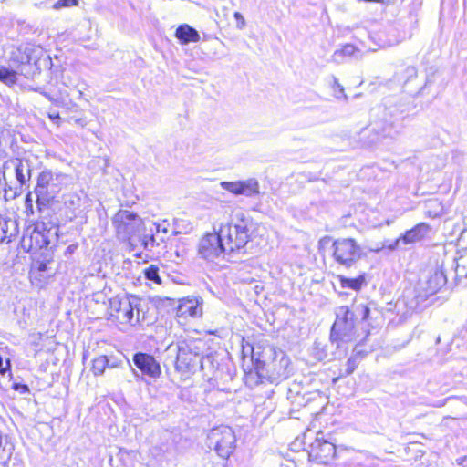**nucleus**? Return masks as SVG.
<instances>
[{"mask_svg": "<svg viewBox=\"0 0 467 467\" xmlns=\"http://www.w3.org/2000/svg\"><path fill=\"white\" fill-rule=\"evenodd\" d=\"M112 224L119 238L129 240L139 231L142 220L133 212L119 210L112 218Z\"/></svg>", "mask_w": 467, "mask_h": 467, "instance_id": "nucleus-12", "label": "nucleus"}, {"mask_svg": "<svg viewBox=\"0 0 467 467\" xmlns=\"http://www.w3.org/2000/svg\"><path fill=\"white\" fill-rule=\"evenodd\" d=\"M198 253L202 258L210 261H213L221 254L228 256L224 243L218 233L205 234L199 242Z\"/></svg>", "mask_w": 467, "mask_h": 467, "instance_id": "nucleus-14", "label": "nucleus"}, {"mask_svg": "<svg viewBox=\"0 0 467 467\" xmlns=\"http://www.w3.org/2000/svg\"><path fill=\"white\" fill-rule=\"evenodd\" d=\"M405 71H406V73L408 75V78H412V77H416L417 76V69L414 67H408L405 69Z\"/></svg>", "mask_w": 467, "mask_h": 467, "instance_id": "nucleus-40", "label": "nucleus"}, {"mask_svg": "<svg viewBox=\"0 0 467 467\" xmlns=\"http://www.w3.org/2000/svg\"><path fill=\"white\" fill-rule=\"evenodd\" d=\"M166 352L179 372H188L195 368L202 360L200 349L194 341H180L168 346Z\"/></svg>", "mask_w": 467, "mask_h": 467, "instance_id": "nucleus-5", "label": "nucleus"}, {"mask_svg": "<svg viewBox=\"0 0 467 467\" xmlns=\"http://www.w3.org/2000/svg\"><path fill=\"white\" fill-rule=\"evenodd\" d=\"M7 370H10V361L6 360L5 366H4L3 358L0 356V374L5 375Z\"/></svg>", "mask_w": 467, "mask_h": 467, "instance_id": "nucleus-37", "label": "nucleus"}, {"mask_svg": "<svg viewBox=\"0 0 467 467\" xmlns=\"http://www.w3.org/2000/svg\"><path fill=\"white\" fill-rule=\"evenodd\" d=\"M78 5V0H57L54 5L53 8L57 10L64 7H71Z\"/></svg>", "mask_w": 467, "mask_h": 467, "instance_id": "nucleus-34", "label": "nucleus"}, {"mask_svg": "<svg viewBox=\"0 0 467 467\" xmlns=\"http://www.w3.org/2000/svg\"><path fill=\"white\" fill-rule=\"evenodd\" d=\"M74 121H75V123H77L78 125H80L82 127H84L86 125V121L82 119H75Z\"/></svg>", "mask_w": 467, "mask_h": 467, "instance_id": "nucleus-47", "label": "nucleus"}, {"mask_svg": "<svg viewBox=\"0 0 467 467\" xmlns=\"http://www.w3.org/2000/svg\"><path fill=\"white\" fill-rule=\"evenodd\" d=\"M150 228H153L154 232H156V233H164V234H166L168 232V229L164 225V223H152Z\"/></svg>", "mask_w": 467, "mask_h": 467, "instance_id": "nucleus-36", "label": "nucleus"}, {"mask_svg": "<svg viewBox=\"0 0 467 467\" xmlns=\"http://www.w3.org/2000/svg\"><path fill=\"white\" fill-rule=\"evenodd\" d=\"M355 351H356V355L350 357L346 363V372L345 373L348 376L352 374L358 367V359H359L358 355H359L361 353V351L358 350L357 348H355Z\"/></svg>", "mask_w": 467, "mask_h": 467, "instance_id": "nucleus-32", "label": "nucleus"}, {"mask_svg": "<svg viewBox=\"0 0 467 467\" xmlns=\"http://www.w3.org/2000/svg\"><path fill=\"white\" fill-rule=\"evenodd\" d=\"M327 346H321L320 343L316 342L315 347L313 348L314 356L318 360H324L327 358L332 359V358H340L341 356H343L346 352V347H343V350L339 353H332V357L329 358L328 354L327 352Z\"/></svg>", "mask_w": 467, "mask_h": 467, "instance_id": "nucleus-24", "label": "nucleus"}, {"mask_svg": "<svg viewBox=\"0 0 467 467\" xmlns=\"http://www.w3.org/2000/svg\"><path fill=\"white\" fill-rule=\"evenodd\" d=\"M16 177L17 181L22 184H26L31 178V168L27 160H16Z\"/></svg>", "mask_w": 467, "mask_h": 467, "instance_id": "nucleus-22", "label": "nucleus"}, {"mask_svg": "<svg viewBox=\"0 0 467 467\" xmlns=\"http://www.w3.org/2000/svg\"><path fill=\"white\" fill-rule=\"evenodd\" d=\"M77 248H78V244H72L68 245L65 251V255L69 256V255L73 254L76 252Z\"/></svg>", "mask_w": 467, "mask_h": 467, "instance_id": "nucleus-39", "label": "nucleus"}, {"mask_svg": "<svg viewBox=\"0 0 467 467\" xmlns=\"http://www.w3.org/2000/svg\"><path fill=\"white\" fill-rule=\"evenodd\" d=\"M272 361L266 363L255 359V370L259 378H267L271 382L285 379L289 375L290 360L283 351H274Z\"/></svg>", "mask_w": 467, "mask_h": 467, "instance_id": "nucleus-8", "label": "nucleus"}, {"mask_svg": "<svg viewBox=\"0 0 467 467\" xmlns=\"http://www.w3.org/2000/svg\"><path fill=\"white\" fill-rule=\"evenodd\" d=\"M17 233L18 227L16 221L4 218L0 215V244L11 242Z\"/></svg>", "mask_w": 467, "mask_h": 467, "instance_id": "nucleus-19", "label": "nucleus"}, {"mask_svg": "<svg viewBox=\"0 0 467 467\" xmlns=\"http://www.w3.org/2000/svg\"><path fill=\"white\" fill-rule=\"evenodd\" d=\"M335 261L347 268L351 267L362 255V248L353 238H338L333 242Z\"/></svg>", "mask_w": 467, "mask_h": 467, "instance_id": "nucleus-11", "label": "nucleus"}, {"mask_svg": "<svg viewBox=\"0 0 467 467\" xmlns=\"http://www.w3.org/2000/svg\"><path fill=\"white\" fill-rule=\"evenodd\" d=\"M133 362L143 375L156 379L161 374L159 362L150 354L138 352L133 356Z\"/></svg>", "mask_w": 467, "mask_h": 467, "instance_id": "nucleus-16", "label": "nucleus"}, {"mask_svg": "<svg viewBox=\"0 0 467 467\" xmlns=\"http://www.w3.org/2000/svg\"><path fill=\"white\" fill-rule=\"evenodd\" d=\"M455 273L458 278L467 279V254L457 260Z\"/></svg>", "mask_w": 467, "mask_h": 467, "instance_id": "nucleus-30", "label": "nucleus"}, {"mask_svg": "<svg viewBox=\"0 0 467 467\" xmlns=\"http://www.w3.org/2000/svg\"><path fill=\"white\" fill-rule=\"evenodd\" d=\"M430 231L431 227L429 224L425 223H418L412 229L406 231L402 236L397 239L395 244L390 246V248H396L400 241L404 244H412L421 241L428 235Z\"/></svg>", "mask_w": 467, "mask_h": 467, "instance_id": "nucleus-18", "label": "nucleus"}, {"mask_svg": "<svg viewBox=\"0 0 467 467\" xmlns=\"http://www.w3.org/2000/svg\"><path fill=\"white\" fill-rule=\"evenodd\" d=\"M119 365V362L117 359L113 358H109V365L107 366V368H117Z\"/></svg>", "mask_w": 467, "mask_h": 467, "instance_id": "nucleus-41", "label": "nucleus"}, {"mask_svg": "<svg viewBox=\"0 0 467 467\" xmlns=\"http://www.w3.org/2000/svg\"><path fill=\"white\" fill-rule=\"evenodd\" d=\"M350 312L353 314V318L355 322L358 320L367 321L368 320L370 309L368 306L363 304H356L352 306Z\"/></svg>", "mask_w": 467, "mask_h": 467, "instance_id": "nucleus-26", "label": "nucleus"}, {"mask_svg": "<svg viewBox=\"0 0 467 467\" xmlns=\"http://www.w3.org/2000/svg\"><path fill=\"white\" fill-rule=\"evenodd\" d=\"M144 275L147 280L152 281L155 284L160 285L161 279L159 275V268L156 265H150L144 270Z\"/></svg>", "mask_w": 467, "mask_h": 467, "instance_id": "nucleus-31", "label": "nucleus"}, {"mask_svg": "<svg viewBox=\"0 0 467 467\" xmlns=\"http://www.w3.org/2000/svg\"><path fill=\"white\" fill-rule=\"evenodd\" d=\"M250 221L242 212L236 213L226 225L221 226L218 234L224 243L229 257L234 254H245V245L249 241Z\"/></svg>", "mask_w": 467, "mask_h": 467, "instance_id": "nucleus-1", "label": "nucleus"}, {"mask_svg": "<svg viewBox=\"0 0 467 467\" xmlns=\"http://www.w3.org/2000/svg\"><path fill=\"white\" fill-rule=\"evenodd\" d=\"M207 440L208 446L213 448L223 459L229 458L235 449V434L229 426L222 425L212 429Z\"/></svg>", "mask_w": 467, "mask_h": 467, "instance_id": "nucleus-9", "label": "nucleus"}, {"mask_svg": "<svg viewBox=\"0 0 467 467\" xmlns=\"http://www.w3.org/2000/svg\"><path fill=\"white\" fill-rule=\"evenodd\" d=\"M109 365V358L107 356H99L92 361V372L95 376H100L104 373Z\"/></svg>", "mask_w": 467, "mask_h": 467, "instance_id": "nucleus-28", "label": "nucleus"}, {"mask_svg": "<svg viewBox=\"0 0 467 467\" xmlns=\"http://www.w3.org/2000/svg\"><path fill=\"white\" fill-rule=\"evenodd\" d=\"M175 36L182 45H187L190 42H198L200 40L198 31L187 24L181 25L177 27Z\"/></svg>", "mask_w": 467, "mask_h": 467, "instance_id": "nucleus-20", "label": "nucleus"}, {"mask_svg": "<svg viewBox=\"0 0 467 467\" xmlns=\"http://www.w3.org/2000/svg\"><path fill=\"white\" fill-rule=\"evenodd\" d=\"M357 48L355 46L351 44H347L342 47V48L336 50L332 56V60L337 64H341L344 62L345 57H352Z\"/></svg>", "mask_w": 467, "mask_h": 467, "instance_id": "nucleus-23", "label": "nucleus"}, {"mask_svg": "<svg viewBox=\"0 0 467 467\" xmlns=\"http://www.w3.org/2000/svg\"><path fill=\"white\" fill-rule=\"evenodd\" d=\"M252 359L253 360L254 359V353H253V355H252Z\"/></svg>", "mask_w": 467, "mask_h": 467, "instance_id": "nucleus-49", "label": "nucleus"}, {"mask_svg": "<svg viewBox=\"0 0 467 467\" xmlns=\"http://www.w3.org/2000/svg\"><path fill=\"white\" fill-rule=\"evenodd\" d=\"M447 282L446 276L442 270L435 269L427 280L426 291L430 295L435 294Z\"/></svg>", "mask_w": 467, "mask_h": 467, "instance_id": "nucleus-21", "label": "nucleus"}, {"mask_svg": "<svg viewBox=\"0 0 467 467\" xmlns=\"http://www.w3.org/2000/svg\"><path fill=\"white\" fill-rule=\"evenodd\" d=\"M46 99H47L49 101H54V99L53 97L47 93V92H45V91H39Z\"/></svg>", "mask_w": 467, "mask_h": 467, "instance_id": "nucleus-46", "label": "nucleus"}, {"mask_svg": "<svg viewBox=\"0 0 467 467\" xmlns=\"http://www.w3.org/2000/svg\"><path fill=\"white\" fill-rule=\"evenodd\" d=\"M20 74L19 70H11L7 67H0V81L3 83L12 86L17 82V74Z\"/></svg>", "mask_w": 467, "mask_h": 467, "instance_id": "nucleus-27", "label": "nucleus"}, {"mask_svg": "<svg viewBox=\"0 0 467 467\" xmlns=\"http://www.w3.org/2000/svg\"><path fill=\"white\" fill-rule=\"evenodd\" d=\"M68 181V176L63 173L53 172L50 170L40 172L35 187L38 207L47 206L53 202Z\"/></svg>", "mask_w": 467, "mask_h": 467, "instance_id": "nucleus-3", "label": "nucleus"}, {"mask_svg": "<svg viewBox=\"0 0 467 467\" xmlns=\"http://www.w3.org/2000/svg\"><path fill=\"white\" fill-rule=\"evenodd\" d=\"M378 120L375 121L377 130L384 137H393L398 134L402 119V110H400L396 105L379 106L376 109Z\"/></svg>", "mask_w": 467, "mask_h": 467, "instance_id": "nucleus-10", "label": "nucleus"}, {"mask_svg": "<svg viewBox=\"0 0 467 467\" xmlns=\"http://www.w3.org/2000/svg\"><path fill=\"white\" fill-rule=\"evenodd\" d=\"M428 205H429L430 207H435V208H436V207H440V206H441V203H440V202H438L436 200H432V201H430V202H428Z\"/></svg>", "mask_w": 467, "mask_h": 467, "instance_id": "nucleus-45", "label": "nucleus"}, {"mask_svg": "<svg viewBox=\"0 0 467 467\" xmlns=\"http://www.w3.org/2000/svg\"><path fill=\"white\" fill-rule=\"evenodd\" d=\"M3 133H4L3 130H0V160L5 158L7 156V153L5 151V146L2 141Z\"/></svg>", "mask_w": 467, "mask_h": 467, "instance_id": "nucleus-38", "label": "nucleus"}, {"mask_svg": "<svg viewBox=\"0 0 467 467\" xmlns=\"http://www.w3.org/2000/svg\"><path fill=\"white\" fill-rule=\"evenodd\" d=\"M58 237L57 224L37 222L33 227H28L21 240L22 248L27 253H36L47 248Z\"/></svg>", "mask_w": 467, "mask_h": 467, "instance_id": "nucleus-4", "label": "nucleus"}, {"mask_svg": "<svg viewBox=\"0 0 467 467\" xmlns=\"http://www.w3.org/2000/svg\"><path fill=\"white\" fill-rule=\"evenodd\" d=\"M11 59L19 65L20 74L26 78H34L36 74L40 73L43 67H47L51 65V60L45 50L32 44L13 52Z\"/></svg>", "mask_w": 467, "mask_h": 467, "instance_id": "nucleus-2", "label": "nucleus"}, {"mask_svg": "<svg viewBox=\"0 0 467 467\" xmlns=\"http://www.w3.org/2000/svg\"><path fill=\"white\" fill-rule=\"evenodd\" d=\"M333 90H334V96L337 99L344 98L346 100L348 99L347 95L344 92L343 86L338 82V79L335 77H333Z\"/></svg>", "mask_w": 467, "mask_h": 467, "instance_id": "nucleus-33", "label": "nucleus"}, {"mask_svg": "<svg viewBox=\"0 0 467 467\" xmlns=\"http://www.w3.org/2000/svg\"><path fill=\"white\" fill-rule=\"evenodd\" d=\"M384 0H367V2H383Z\"/></svg>", "mask_w": 467, "mask_h": 467, "instance_id": "nucleus-48", "label": "nucleus"}, {"mask_svg": "<svg viewBox=\"0 0 467 467\" xmlns=\"http://www.w3.org/2000/svg\"><path fill=\"white\" fill-rule=\"evenodd\" d=\"M202 300L197 297H186L180 300L177 314L179 317H200L202 315Z\"/></svg>", "mask_w": 467, "mask_h": 467, "instance_id": "nucleus-17", "label": "nucleus"}, {"mask_svg": "<svg viewBox=\"0 0 467 467\" xmlns=\"http://www.w3.org/2000/svg\"><path fill=\"white\" fill-rule=\"evenodd\" d=\"M339 279H340V284H341L342 287L351 288L354 290L360 289L365 281L363 276H359L358 278H348V277L340 275Z\"/></svg>", "mask_w": 467, "mask_h": 467, "instance_id": "nucleus-29", "label": "nucleus"}, {"mask_svg": "<svg viewBox=\"0 0 467 467\" xmlns=\"http://www.w3.org/2000/svg\"><path fill=\"white\" fill-rule=\"evenodd\" d=\"M356 322L350 308L347 306H338L336 309V320L331 327V346L336 345L341 348L346 343L355 340Z\"/></svg>", "mask_w": 467, "mask_h": 467, "instance_id": "nucleus-6", "label": "nucleus"}, {"mask_svg": "<svg viewBox=\"0 0 467 467\" xmlns=\"http://www.w3.org/2000/svg\"><path fill=\"white\" fill-rule=\"evenodd\" d=\"M234 18L236 19V27L240 30L244 29L246 23L245 19L243 16V15L240 12H235L234 15Z\"/></svg>", "mask_w": 467, "mask_h": 467, "instance_id": "nucleus-35", "label": "nucleus"}, {"mask_svg": "<svg viewBox=\"0 0 467 467\" xmlns=\"http://www.w3.org/2000/svg\"><path fill=\"white\" fill-rule=\"evenodd\" d=\"M451 397H448V398H446V399H444V400H442L439 401V402H438L437 404H435L434 406H435V407H442V406H444V405L446 404L447 400H451Z\"/></svg>", "mask_w": 467, "mask_h": 467, "instance_id": "nucleus-44", "label": "nucleus"}, {"mask_svg": "<svg viewBox=\"0 0 467 467\" xmlns=\"http://www.w3.org/2000/svg\"><path fill=\"white\" fill-rule=\"evenodd\" d=\"M220 186L222 189L235 195L243 194L251 197L259 193V182L254 178L245 181L221 182Z\"/></svg>", "mask_w": 467, "mask_h": 467, "instance_id": "nucleus-15", "label": "nucleus"}, {"mask_svg": "<svg viewBox=\"0 0 467 467\" xmlns=\"http://www.w3.org/2000/svg\"><path fill=\"white\" fill-rule=\"evenodd\" d=\"M140 241L141 243V246L146 251L150 252H154L155 248L160 245V242H158L154 237L153 228H150V233L142 234Z\"/></svg>", "mask_w": 467, "mask_h": 467, "instance_id": "nucleus-25", "label": "nucleus"}, {"mask_svg": "<svg viewBox=\"0 0 467 467\" xmlns=\"http://www.w3.org/2000/svg\"><path fill=\"white\" fill-rule=\"evenodd\" d=\"M426 215L428 217H431V218H436L440 215V212L439 211H431V210H428L425 212Z\"/></svg>", "mask_w": 467, "mask_h": 467, "instance_id": "nucleus-42", "label": "nucleus"}, {"mask_svg": "<svg viewBox=\"0 0 467 467\" xmlns=\"http://www.w3.org/2000/svg\"><path fill=\"white\" fill-rule=\"evenodd\" d=\"M337 446L331 441L324 438L323 432H318L308 451L309 459L322 464H327L336 457Z\"/></svg>", "mask_w": 467, "mask_h": 467, "instance_id": "nucleus-13", "label": "nucleus"}, {"mask_svg": "<svg viewBox=\"0 0 467 467\" xmlns=\"http://www.w3.org/2000/svg\"><path fill=\"white\" fill-rule=\"evenodd\" d=\"M140 299L138 296H117L109 300V312L119 323L136 326L140 322Z\"/></svg>", "mask_w": 467, "mask_h": 467, "instance_id": "nucleus-7", "label": "nucleus"}, {"mask_svg": "<svg viewBox=\"0 0 467 467\" xmlns=\"http://www.w3.org/2000/svg\"><path fill=\"white\" fill-rule=\"evenodd\" d=\"M48 117L51 120H59L60 119V116H59V113L57 112H54V113H49L48 114Z\"/></svg>", "mask_w": 467, "mask_h": 467, "instance_id": "nucleus-43", "label": "nucleus"}]
</instances>
